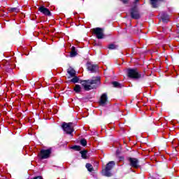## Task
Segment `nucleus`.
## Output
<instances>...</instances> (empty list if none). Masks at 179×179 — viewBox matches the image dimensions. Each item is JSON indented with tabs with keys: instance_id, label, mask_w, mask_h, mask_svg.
Instances as JSON below:
<instances>
[{
	"instance_id": "18",
	"label": "nucleus",
	"mask_w": 179,
	"mask_h": 179,
	"mask_svg": "<svg viewBox=\"0 0 179 179\" xmlns=\"http://www.w3.org/2000/svg\"><path fill=\"white\" fill-rule=\"evenodd\" d=\"M108 48L109 50H117V48H118V45L112 43L108 45Z\"/></svg>"
},
{
	"instance_id": "7",
	"label": "nucleus",
	"mask_w": 179,
	"mask_h": 179,
	"mask_svg": "<svg viewBox=\"0 0 179 179\" xmlns=\"http://www.w3.org/2000/svg\"><path fill=\"white\" fill-rule=\"evenodd\" d=\"M127 160L131 167H133V169H139V160L138 159L129 157Z\"/></svg>"
},
{
	"instance_id": "19",
	"label": "nucleus",
	"mask_w": 179,
	"mask_h": 179,
	"mask_svg": "<svg viewBox=\"0 0 179 179\" xmlns=\"http://www.w3.org/2000/svg\"><path fill=\"white\" fill-rule=\"evenodd\" d=\"M81 156L83 159H87V151L86 150L81 151Z\"/></svg>"
},
{
	"instance_id": "27",
	"label": "nucleus",
	"mask_w": 179,
	"mask_h": 179,
	"mask_svg": "<svg viewBox=\"0 0 179 179\" xmlns=\"http://www.w3.org/2000/svg\"><path fill=\"white\" fill-rule=\"evenodd\" d=\"M178 30H179V27H178Z\"/></svg>"
},
{
	"instance_id": "12",
	"label": "nucleus",
	"mask_w": 179,
	"mask_h": 179,
	"mask_svg": "<svg viewBox=\"0 0 179 179\" xmlns=\"http://www.w3.org/2000/svg\"><path fill=\"white\" fill-rule=\"evenodd\" d=\"M67 73H69V78H73V76H76V71L72 67H69L67 69Z\"/></svg>"
},
{
	"instance_id": "24",
	"label": "nucleus",
	"mask_w": 179,
	"mask_h": 179,
	"mask_svg": "<svg viewBox=\"0 0 179 179\" xmlns=\"http://www.w3.org/2000/svg\"><path fill=\"white\" fill-rule=\"evenodd\" d=\"M121 1V2H122V3H128V1H129V0H120Z\"/></svg>"
},
{
	"instance_id": "26",
	"label": "nucleus",
	"mask_w": 179,
	"mask_h": 179,
	"mask_svg": "<svg viewBox=\"0 0 179 179\" xmlns=\"http://www.w3.org/2000/svg\"><path fill=\"white\" fill-rule=\"evenodd\" d=\"M135 2H139V0H135Z\"/></svg>"
},
{
	"instance_id": "15",
	"label": "nucleus",
	"mask_w": 179,
	"mask_h": 179,
	"mask_svg": "<svg viewBox=\"0 0 179 179\" xmlns=\"http://www.w3.org/2000/svg\"><path fill=\"white\" fill-rule=\"evenodd\" d=\"M85 167L88 170V171H90V173H92V171H94V169H93V165L90 163L86 164Z\"/></svg>"
},
{
	"instance_id": "10",
	"label": "nucleus",
	"mask_w": 179,
	"mask_h": 179,
	"mask_svg": "<svg viewBox=\"0 0 179 179\" xmlns=\"http://www.w3.org/2000/svg\"><path fill=\"white\" fill-rule=\"evenodd\" d=\"M87 69H88V71H90V72L92 73H93L99 69V66H97L96 64L87 63Z\"/></svg>"
},
{
	"instance_id": "4",
	"label": "nucleus",
	"mask_w": 179,
	"mask_h": 179,
	"mask_svg": "<svg viewBox=\"0 0 179 179\" xmlns=\"http://www.w3.org/2000/svg\"><path fill=\"white\" fill-rule=\"evenodd\" d=\"M62 128L63 131H64V132L68 135H71V134L73 132V126L72 122H63L62 124Z\"/></svg>"
},
{
	"instance_id": "22",
	"label": "nucleus",
	"mask_w": 179,
	"mask_h": 179,
	"mask_svg": "<svg viewBox=\"0 0 179 179\" xmlns=\"http://www.w3.org/2000/svg\"><path fill=\"white\" fill-rule=\"evenodd\" d=\"M112 85H113V87H121V84H120L117 81H114L112 83Z\"/></svg>"
},
{
	"instance_id": "21",
	"label": "nucleus",
	"mask_w": 179,
	"mask_h": 179,
	"mask_svg": "<svg viewBox=\"0 0 179 179\" xmlns=\"http://www.w3.org/2000/svg\"><path fill=\"white\" fill-rule=\"evenodd\" d=\"M80 145H82V146H86V145H87V141H86V139L83 138L80 140Z\"/></svg>"
},
{
	"instance_id": "1",
	"label": "nucleus",
	"mask_w": 179,
	"mask_h": 179,
	"mask_svg": "<svg viewBox=\"0 0 179 179\" xmlns=\"http://www.w3.org/2000/svg\"><path fill=\"white\" fill-rule=\"evenodd\" d=\"M84 87V90L88 92V90H92V89H97L100 85V78L94 77L91 80H82L80 82Z\"/></svg>"
},
{
	"instance_id": "16",
	"label": "nucleus",
	"mask_w": 179,
	"mask_h": 179,
	"mask_svg": "<svg viewBox=\"0 0 179 179\" xmlns=\"http://www.w3.org/2000/svg\"><path fill=\"white\" fill-rule=\"evenodd\" d=\"M73 90L76 92V93H80V92H82V87L79 85H76Z\"/></svg>"
},
{
	"instance_id": "2",
	"label": "nucleus",
	"mask_w": 179,
	"mask_h": 179,
	"mask_svg": "<svg viewBox=\"0 0 179 179\" xmlns=\"http://www.w3.org/2000/svg\"><path fill=\"white\" fill-rule=\"evenodd\" d=\"M115 166V162L114 161L109 162L104 169L102 170V174L106 177H111L113 173H111V170H113V167Z\"/></svg>"
},
{
	"instance_id": "13",
	"label": "nucleus",
	"mask_w": 179,
	"mask_h": 179,
	"mask_svg": "<svg viewBox=\"0 0 179 179\" xmlns=\"http://www.w3.org/2000/svg\"><path fill=\"white\" fill-rule=\"evenodd\" d=\"M160 17H161L162 22H164V23L169 22V15H167V14L166 13H162L160 14Z\"/></svg>"
},
{
	"instance_id": "9",
	"label": "nucleus",
	"mask_w": 179,
	"mask_h": 179,
	"mask_svg": "<svg viewBox=\"0 0 179 179\" xmlns=\"http://www.w3.org/2000/svg\"><path fill=\"white\" fill-rule=\"evenodd\" d=\"M38 10L43 15H45V16H51V12H50V10H48V8L44 7L43 6L39 7Z\"/></svg>"
},
{
	"instance_id": "8",
	"label": "nucleus",
	"mask_w": 179,
	"mask_h": 179,
	"mask_svg": "<svg viewBox=\"0 0 179 179\" xmlns=\"http://www.w3.org/2000/svg\"><path fill=\"white\" fill-rule=\"evenodd\" d=\"M131 16L132 19H139V17H141V15H139V12L138 11V8H136V7L131 8Z\"/></svg>"
},
{
	"instance_id": "25",
	"label": "nucleus",
	"mask_w": 179,
	"mask_h": 179,
	"mask_svg": "<svg viewBox=\"0 0 179 179\" xmlns=\"http://www.w3.org/2000/svg\"><path fill=\"white\" fill-rule=\"evenodd\" d=\"M96 166H99V162L95 163Z\"/></svg>"
},
{
	"instance_id": "14",
	"label": "nucleus",
	"mask_w": 179,
	"mask_h": 179,
	"mask_svg": "<svg viewBox=\"0 0 179 179\" xmlns=\"http://www.w3.org/2000/svg\"><path fill=\"white\" fill-rule=\"evenodd\" d=\"M76 55H78V51L76 50V48L74 46H73L71 48L70 56L71 57H76Z\"/></svg>"
},
{
	"instance_id": "3",
	"label": "nucleus",
	"mask_w": 179,
	"mask_h": 179,
	"mask_svg": "<svg viewBox=\"0 0 179 179\" xmlns=\"http://www.w3.org/2000/svg\"><path fill=\"white\" fill-rule=\"evenodd\" d=\"M127 76L131 79H141L142 78V74L138 71V69H128Z\"/></svg>"
},
{
	"instance_id": "20",
	"label": "nucleus",
	"mask_w": 179,
	"mask_h": 179,
	"mask_svg": "<svg viewBox=\"0 0 179 179\" xmlns=\"http://www.w3.org/2000/svg\"><path fill=\"white\" fill-rule=\"evenodd\" d=\"M71 82H72L73 83H78V82H79V78H78V76H75L71 79Z\"/></svg>"
},
{
	"instance_id": "6",
	"label": "nucleus",
	"mask_w": 179,
	"mask_h": 179,
	"mask_svg": "<svg viewBox=\"0 0 179 179\" xmlns=\"http://www.w3.org/2000/svg\"><path fill=\"white\" fill-rule=\"evenodd\" d=\"M92 33L96 36V38L99 40L104 38V33L103 29L101 28H94L92 29Z\"/></svg>"
},
{
	"instance_id": "23",
	"label": "nucleus",
	"mask_w": 179,
	"mask_h": 179,
	"mask_svg": "<svg viewBox=\"0 0 179 179\" xmlns=\"http://www.w3.org/2000/svg\"><path fill=\"white\" fill-rule=\"evenodd\" d=\"M73 149H76L77 150H79V149H80V146L76 145L73 147Z\"/></svg>"
},
{
	"instance_id": "11",
	"label": "nucleus",
	"mask_w": 179,
	"mask_h": 179,
	"mask_svg": "<svg viewBox=\"0 0 179 179\" xmlns=\"http://www.w3.org/2000/svg\"><path fill=\"white\" fill-rule=\"evenodd\" d=\"M107 94H103L99 101L100 106H106V103H107Z\"/></svg>"
},
{
	"instance_id": "17",
	"label": "nucleus",
	"mask_w": 179,
	"mask_h": 179,
	"mask_svg": "<svg viewBox=\"0 0 179 179\" xmlns=\"http://www.w3.org/2000/svg\"><path fill=\"white\" fill-rule=\"evenodd\" d=\"M8 12H15V13H18L20 12L19 8H8Z\"/></svg>"
},
{
	"instance_id": "5",
	"label": "nucleus",
	"mask_w": 179,
	"mask_h": 179,
	"mask_svg": "<svg viewBox=\"0 0 179 179\" xmlns=\"http://www.w3.org/2000/svg\"><path fill=\"white\" fill-rule=\"evenodd\" d=\"M52 150L49 148L48 150H41L40 153L38 154V157L41 159V160H44V159H48L51 155Z\"/></svg>"
}]
</instances>
